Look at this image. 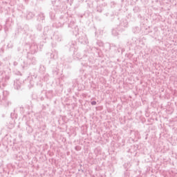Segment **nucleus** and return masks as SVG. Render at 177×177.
Masks as SVG:
<instances>
[{"instance_id": "1", "label": "nucleus", "mask_w": 177, "mask_h": 177, "mask_svg": "<svg viewBox=\"0 0 177 177\" xmlns=\"http://www.w3.org/2000/svg\"><path fill=\"white\" fill-rule=\"evenodd\" d=\"M91 104H92V106H95L96 102L95 101H92Z\"/></svg>"}]
</instances>
